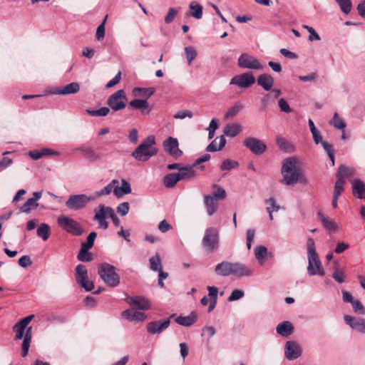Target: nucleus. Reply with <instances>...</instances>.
Segmentation results:
<instances>
[{"mask_svg": "<svg viewBox=\"0 0 365 365\" xmlns=\"http://www.w3.org/2000/svg\"><path fill=\"white\" fill-rule=\"evenodd\" d=\"M299 160L295 158H287L284 160L281 169L283 177L282 182L287 185H294L298 182L307 183V180L298 167Z\"/></svg>", "mask_w": 365, "mask_h": 365, "instance_id": "obj_1", "label": "nucleus"}, {"mask_svg": "<svg viewBox=\"0 0 365 365\" xmlns=\"http://www.w3.org/2000/svg\"><path fill=\"white\" fill-rule=\"evenodd\" d=\"M215 272L217 275L222 277L234 275L243 277L250 276L253 269L242 263L223 261L215 266Z\"/></svg>", "mask_w": 365, "mask_h": 365, "instance_id": "obj_2", "label": "nucleus"}, {"mask_svg": "<svg viewBox=\"0 0 365 365\" xmlns=\"http://www.w3.org/2000/svg\"><path fill=\"white\" fill-rule=\"evenodd\" d=\"M308 266L307 272L311 277L319 275L324 276V270L322 265L319 255L317 253L315 242L313 238L309 237L307 241Z\"/></svg>", "mask_w": 365, "mask_h": 365, "instance_id": "obj_3", "label": "nucleus"}, {"mask_svg": "<svg viewBox=\"0 0 365 365\" xmlns=\"http://www.w3.org/2000/svg\"><path fill=\"white\" fill-rule=\"evenodd\" d=\"M155 143L154 136H148L132 153V156L138 161L148 160L158 153V149L154 147Z\"/></svg>", "mask_w": 365, "mask_h": 365, "instance_id": "obj_4", "label": "nucleus"}, {"mask_svg": "<svg viewBox=\"0 0 365 365\" xmlns=\"http://www.w3.org/2000/svg\"><path fill=\"white\" fill-rule=\"evenodd\" d=\"M98 273L106 284L115 287L120 284V276L115 272V267L108 263L98 266Z\"/></svg>", "mask_w": 365, "mask_h": 365, "instance_id": "obj_5", "label": "nucleus"}, {"mask_svg": "<svg viewBox=\"0 0 365 365\" xmlns=\"http://www.w3.org/2000/svg\"><path fill=\"white\" fill-rule=\"evenodd\" d=\"M202 245L207 252H213L217 250L219 247L218 231L213 227L206 229L202 240Z\"/></svg>", "mask_w": 365, "mask_h": 365, "instance_id": "obj_6", "label": "nucleus"}, {"mask_svg": "<svg viewBox=\"0 0 365 365\" xmlns=\"http://www.w3.org/2000/svg\"><path fill=\"white\" fill-rule=\"evenodd\" d=\"M96 199L95 196H88L86 194L70 195L66 201V206L72 210L83 209L91 201Z\"/></svg>", "mask_w": 365, "mask_h": 365, "instance_id": "obj_7", "label": "nucleus"}, {"mask_svg": "<svg viewBox=\"0 0 365 365\" xmlns=\"http://www.w3.org/2000/svg\"><path fill=\"white\" fill-rule=\"evenodd\" d=\"M94 220L98 222L99 229L107 230L108 228V222L106 219L113 216L114 210L103 204H100L97 209L95 210Z\"/></svg>", "mask_w": 365, "mask_h": 365, "instance_id": "obj_8", "label": "nucleus"}, {"mask_svg": "<svg viewBox=\"0 0 365 365\" xmlns=\"http://www.w3.org/2000/svg\"><path fill=\"white\" fill-rule=\"evenodd\" d=\"M58 224L71 235L79 236L83 233V230L80 224L71 217L61 215L58 218Z\"/></svg>", "mask_w": 365, "mask_h": 365, "instance_id": "obj_9", "label": "nucleus"}, {"mask_svg": "<svg viewBox=\"0 0 365 365\" xmlns=\"http://www.w3.org/2000/svg\"><path fill=\"white\" fill-rule=\"evenodd\" d=\"M256 81L255 77L252 72H245L236 75L230 80V85H235L242 88H247L252 86Z\"/></svg>", "mask_w": 365, "mask_h": 365, "instance_id": "obj_10", "label": "nucleus"}, {"mask_svg": "<svg viewBox=\"0 0 365 365\" xmlns=\"http://www.w3.org/2000/svg\"><path fill=\"white\" fill-rule=\"evenodd\" d=\"M239 67L245 69L262 70L263 66L253 56L247 53H242L237 60Z\"/></svg>", "mask_w": 365, "mask_h": 365, "instance_id": "obj_11", "label": "nucleus"}, {"mask_svg": "<svg viewBox=\"0 0 365 365\" xmlns=\"http://www.w3.org/2000/svg\"><path fill=\"white\" fill-rule=\"evenodd\" d=\"M125 100L124 91L118 90L108 98L107 103L113 110L118 111L125 107Z\"/></svg>", "mask_w": 365, "mask_h": 365, "instance_id": "obj_12", "label": "nucleus"}, {"mask_svg": "<svg viewBox=\"0 0 365 365\" xmlns=\"http://www.w3.org/2000/svg\"><path fill=\"white\" fill-rule=\"evenodd\" d=\"M243 145L257 155L262 154L267 148L263 141L254 137L246 138L243 141Z\"/></svg>", "mask_w": 365, "mask_h": 365, "instance_id": "obj_13", "label": "nucleus"}, {"mask_svg": "<svg viewBox=\"0 0 365 365\" xmlns=\"http://www.w3.org/2000/svg\"><path fill=\"white\" fill-rule=\"evenodd\" d=\"M302 354L301 345L295 341H287L284 345V356L289 361H294Z\"/></svg>", "mask_w": 365, "mask_h": 365, "instance_id": "obj_14", "label": "nucleus"}, {"mask_svg": "<svg viewBox=\"0 0 365 365\" xmlns=\"http://www.w3.org/2000/svg\"><path fill=\"white\" fill-rule=\"evenodd\" d=\"M165 150L174 158L177 159L182 155L179 149V143L177 138L169 137L163 142Z\"/></svg>", "mask_w": 365, "mask_h": 365, "instance_id": "obj_15", "label": "nucleus"}, {"mask_svg": "<svg viewBox=\"0 0 365 365\" xmlns=\"http://www.w3.org/2000/svg\"><path fill=\"white\" fill-rule=\"evenodd\" d=\"M344 320L352 329L365 334V319L364 318L346 314L344 316Z\"/></svg>", "mask_w": 365, "mask_h": 365, "instance_id": "obj_16", "label": "nucleus"}, {"mask_svg": "<svg viewBox=\"0 0 365 365\" xmlns=\"http://www.w3.org/2000/svg\"><path fill=\"white\" fill-rule=\"evenodd\" d=\"M170 319L161 321H153L147 324L146 330L150 334H160L170 325Z\"/></svg>", "mask_w": 365, "mask_h": 365, "instance_id": "obj_17", "label": "nucleus"}, {"mask_svg": "<svg viewBox=\"0 0 365 365\" xmlns=\"http://www.w3.org/2000/svg\"><path fill=\"white\" fill-rule=\"evenodd\" d=\"M76 150L81 152L85 159L90 163H95L101 159V155L91 147L82 145L76 148Z\"/></svg>", "mask_w": 365, "mask_h": 365, "instance_id": "obj_18", "label": "nucleus"}, {"mask_svg": "<svg viewBox=\"0 0 365 365\" xmlns=\"http://www.w3.org/2000/svg\"><path fill=\"white\" fill-rule=\"evenodd\" d=\"M123 318L135 322H143L147 319L145 313L135 310V309H128L121 313Z\"/></svg>", "mask_w": 365, "mask_h": 365, "instance_id": "obj_19", "label": "nucleus"}, {"mask_svg": "<svg viewBox=\"0 0 365 365\" xmlns=\"http://www.w3.org/2000/svg\"><path fill=\"white\" fill-rule=\"evenodd\" d=\"M34 317V314L29 315L24 319H21L18 323H16L13 329L16 332V339H21L24 336V331L26 329L27 325L31 322V321Z\"/></svg>", "mask_w": 365, "mask_h": 365, "instance_id": "obj_20", "label": "nucleus"}, {"mask_svg": "<svg viewBox=\"0 0 365 365\" xmlns=\"http://www.w3.org/2000/svg\"><path fill=\"white\" fill-rule=\"evenodd\" d=\"M127 302L132 307L140 310H148L150 308L149 300L142 297H129Z\"/></svg>", "mask_w": 365, "mask_h": 365, "instance_id": "obj_21", "label": "nucleus"}, {"mask_svg": "<svg viewBox=\"0 0 365 365\" xmlns=\"http://www.w3.org/2000/svg\"><path fill=\"white\" fill-rule=\"evenodd\" d=\"M257 82L264 91H270L274 84V78L267 73H263L257 77Z\"/></svg>", "mask_w": 365, "mask_h": 365, "instance_id": "obj_22", "label": "nucleus"}, {"mask_svg": "<svg viewBox=\"0 0 365 365\" xmlns=\"http://www.w3.org/2000/svg\"><path fill=\"white\" fill-rule=\"evenodd\" d=\"M276 331L283 337H288L294 332V327L290 322L284 321L276 327Z\"/></svg>", "mask_w": 365, "mask_h": 365, "instance_id": "obj_23", "label": "nucleus"}, {"mask_svg": "<svg viewBox=\"0 0 365 365\" xmlns=\"http://www.w3.org/2000/svg\"><path fill=\"white\" fill-rule=\"evenodd\" d=\"M129 106L134 109L141 110L143 114H149L151 108L148 102L145 99H134L130 101Z\"/></svg>", "mask_w": 365, "mask_h": 365, "instance_id": "obj_24", "label": "nucleus"}, {"mask_svg": "<svg viewBox=\"0 0 365 365\" xmlns=\"http://www.w3.org/2000/svg\"><path fill=\"white\" fill-rule=\"evenodd\" d=\"M352 192L359 199L365 198V183L359 179H355L352 182Z\"/></svg>", "mask_w": 365, "mask_h": 365, "instance_id": "obj_25", "label": "nucleus"}, {"mask_svg": "<svg viewBox=\"0 0 365 365\" xmlns=\"http://www.w3.org/2000/svg\"><path fill=\"white\" fill-rule=\"evenodd\" d=\"M241 131L242 126L239 123H230L224 128L222 135L232 138L238 135Z\"/></svg>", "mask_w": 365, "mask_h": 365, "instance_id": "obj_26", "label": "nucleus"}, {"mask_svg": "<svg viewBox=\"0 0 365 365\" xmlns=\"http://www.w3.org/2000/svg\"><path fill=\"white\" fill-rule=\"evenodd\" d=\"M80 86L78 83L73 82L71 83L62 88H58L53 92V94L58 95H68V94H74L79 91Z\"/></svg>", "mask_w": 365, "mask_h": 365, "instance_id": "obj_27", "label": "nucleus"}, {"mask_svg": "<svg viewBox=\"0 0 365 365\" xmlns=\"http://www.w3.org/2000/svg\"><path fill=\"white\" fill-rule=\"evenodd\" d=\"M204 202L206 207L207 213L209 216H212L218 209L219 203L216 199L210 195L204 196Z\"/></svg>", "mask_w": 365, "mask_h": 365, "instance_id": "obj_28", "label": "nucleus"}, {"mask_svg": "<svg viewBox=\"0 0 365 365\" xmlns=\"http://www.w3.org/2000/svg\"><path fill=\"white\" fill-rule=\"evenodd\" d=\"M197 319V314L195 312H192L187 316H179L175 319V322L181 326L190 327L192 325Z\"/></svg>", "mask_w": 365, "mask_h": 365, "instance_id": "obj_29", "label": "nucleus"}, {"mask_svg": "<svg viewBox=\"0 0 365 365\" xmlns=\"http://www.w3.org/2000/svg\"><path fill=\"white\" fill-rule=\"evenodd\" d=\"M31 329L32 327H29L26 328V333L24 336V340L21 344V356L22 357H26L28 354L29 347L31 342Z\"/></svg>", "mask_w": 365, "mask_h": 365, "instance_id": "obj_30", "label": "nucleus"}, {"mask_svg": "<svg viewBox=\"0 0 365 365\" xmlns=\"http://www.w3.org/2000/svg\"><path fill=\"white\" fill-rule=\"evenodd\" d=\"M132 190L130 185L125 179L121 180V186H115L113 189V194L116 197H121L123 195L130 194Z\"/></svg>", "mask_w": 365, "mask_h": 365, "instance_id": "obj_31", "label": "nucleus"}, {"mask_svg": "<svg viewBox=\"0 0 365 365\" xmlns=\"http://www.w3.org/2000/svg\"><path fill=\"white\" fill-rule=\"evenodd\" d=\"M218 138H215L212 140L207 147L206 150L208 152H215L221 150L226 144V139L224 135H220L219 138V144L217 145V140Z\"/></svg>", "mask_w": 365, "mask_h": 365, "instance_id": "obj_32", "label": "nucleus"}, {"mask_svg": "<svg viewBox=\"0 0 365 365\" xmlns=\"http://www.w3.org/2000/svg\"><path fill=\"white\" fill-rule=\"evenodd\" d=\"M318 217L323 226L329 231L334 232L338 229L337 225L328 217H326L322 212H318Z\"/></svg>", "mask_w": 365, "mask_h": 365, "instance_id": "obj_33", "label": "nucleus"}, {"mask_svg": "<svg viewBox=\"0 0 365 365\" xmlns=\"http://www.w3.org/2000/svg\"><path fill=\"white\" fill-rule=\"evenodd\" d=\"M195 167H182L178 173L180 180H189L195 176Z\"/></svg>", "mask_w": 365, "mask_h": 365, "instance_id": "obj_34", "label": "nucleus"}, {"mask_svg": "<svg viewBox=\"0 0 365 365\" xmlns=\"http://www.w3.org/2000/svg\"><path fill=\"white\" fill-rule=\"evenodd\" d=\"M189 14L196 19H200L202 16V6L195 1H192L189 5Z\"/></svg>", "mask_w": 365, "mask_h": 365, "instance_id": "obj_35", "label": "nucleus"}, {"mask_svg": "<svg viewBox=\"0 0 365 365\" xmlns=\"http://www.w3.org/2000/svg\"><path fill=\"white\" fill-rule=\"evenodd\" d=\"M178 181L180 179L177 173L168 174L163 178L165 187L167 188L173 187Z\"/></svg>", "mask_w": 365, "mask_h": 365, "instance_id": "obj_36", "label": "nucleus"}, {"mask_svg": "<svg viewBox=\"0 0 365 365\" xmlns=\"http://www.w3.org/2000/svg\"><path fill=\"white\" fill-rule=\"evenodd\" d=\"M155 92V89L153 88H140L136 87L133 90V94L135 96H141V97H150Z\"/></svg>", "mask_w": 365, "mask_h": 365, "instance_id": "obj_37", "label": "nucleus"}, {"mask_svg": "<svg viewBox=\"0 0 365 365\" xmlns=\"http://www.w3.org/2000/svg\"><path fill=\"white\" fill-rule=\"evenodd\" d=\"M276 143L279 149L287 153L292 152L294 149L293 145L282 136H277Z\"/></svg>", "mask_w": 365, "mask_h": 365, "instance_id": "obj_38", "label": "nucleus"}, {"mask_svg": "<svg viewBox=\"0 0 365 365\" xmlns=\"http://www.w3.org/2000/svg\"><path fill=\"white\" fill-rule=\"evenodd\" d=\"M50 227L46 223H41L37 228V235L41 237L43 240L46 241L50 236Z\"/></svg>", "mask_w": 365, "mask_h": 365, "instance_id": "obj_39", "label": "nucleus"}, {"mask_svg": "<svg viewBox=\"0 0 365 365\" xmlns=\"http://www.w3.org/2000/svg\"><path fill=\"white\" fill-rule=\"evenodd\" d=\"M243 109V106L240 102H236L225 113V118H230L235 117Z\"/></svg>", "mask_w": 365, "mask_h": 365, "instance_id": "obj_40", "label": "nucleus"}, {"mask_svg": "<svg viewBox=\"0 0 365 365\" xmlns=\"http://www.w3.org/2000/svg\"><path fill=\"white\" fill-rule=\"evenodd\" d=\"M118 184V181L117 180H113L109 184H108L105 187H103L100 191H98L96 192V197H98L103 195H107L110 194V192L113 191L115 188V185Z\"/></svg>", "mask_w": 365, "mask_h": 365, "instance_id": "obj_41", "label": "nucleus"}, {"mask_svg": "<svg viewBox=\"0 0 365 365\" xmlns=\"http://www.w3.org/2000/svg\"><path fill=\"white\" fill-rule=\"evenodd\" d=\"M267 254V249L262 245L257 246L255 249V257L261 263L264 262Z\"/></svg>", "mask_w": 365, "mask_h": 365, "instance_id": "obj_42", "label": "nucleus"}, {"mask_svg": "<svg viewBox=\"0 0 365 365\" xmlns=\"http://www.w3.org/2000/svg\"><path fill=\"white\" fill-rule=\"evenodd\" d=\"M329 123L333 125L334 128L344 130L346 127V123L342 118H341L337 113L334 114L332 119H331Z\"/></svg>", "mask_w": 365, "mask_h": 365, "instance_id": "obj_43", "label": "nucleus"}, {"mask_svg": "<svg viewBox=\"0 0 365 365\" xmlns=\"http://www.w3.org/2000/svg\"><path fill=\"white\" fill-rule=\"evenodd\" d=\"M274 101L275 99L272 97V93H267L264 94L260 101L261 110H264L267 107L273 104Z\"/></svg>", "mask_w": 365, "mask_h": 365, "instance_id": "obj_44", "label": "nucleus"}, {"mask_svg": "<svg viewBox=\"0 0 365 365\" xmlns=\"http://www.w3.org/2000/svg\"><path fill=\"white\" fill-rule=\"evenodd\" d=\"M76 277L78 282L88 278V271L85 265L78 264L76 268Z\"/></svg>", "mask_w": 365, "mask_h": 365, "instance_id": "obj_45", "label": "nucleus"}, {"mask_svg": "<svg viewBox=\"0 0 365 365\" xmlns=\"http://www.w3.org/2000/svg\"><path fill=\"white\" fill-rule=\"evenodd\" d=\"M88 249L81 247L77 258L81 262H91L93 259L92 254Z\"/></svg>", "mask_w": 365, "mask_h": 365, "instance_id": "obj_46", "label": "nucleus"}, {"mask_svg": "<svg viewBox=\"0 0 365 365\" xmlns=\"http://www.w3.org/2000/svg\"><path fill=\"white\" fill-rule=\"evenodd\" d=\"M38 206V202H35L32 199L29 198L26 202L20 207V212L29 213L31 210H34Z\"/></svg>", "mask_w": 365, "mask_h": 365, "instance_id": "obj_47", "label": "nucleus"}, {"mask_svg": "<svg viewBox=\"0 0 365 365\" xmlns=\"http://www.w3.org/2000/svg\"><path fill=\"white\" fill-rule=\"evenodd\" d=\"M150 267L153 271H158L162 269L160 256L158 253L150 258Z\"/></svg>", "mask_w": 365, "mask_h": 365, "instance_id": "obj_48", "label": "nucleus"}, {"mask_svg": "<svg viewBox=\"0 0 365 365\" xmlns=\"http://www.w3.org/2000/svg\"><path fill=\"white\" fill-rule=\"evenodd\" d=\"M239 166V163L236 160H232L231 159L225 160L220 165V169L222 170H230L233 168H237Z\"/></svg>", "mask_w": 365, "mask_h": 365, "instance_id": "obj_49", "label": "nucleus"}, {"mask_svg": "<svg viewBox=\"0 0 365 365\" xmlns=\"http://www.w3.org/2000/svg\"><path fill=\"white\" fill-rule=\"evenodd\" d=\"M185 52L186 58L187 61V63L189 65L191 64L192 61L196 58L197 56V51L192 46H186L185 48Z\"/></svg>", "mask_w": 365, "mask_h": 365, "instance_id": "obj_50", "label": "nucleus"}, {"mask_svg": "<svg viewBox=\"0 0 365 365\" xmlns=\"http://www.w3.org/2000/svg\"><path fill=\"white\" fill-rule=\"evenodd\" d=\"M339 4L341 10L345 14H348L351 9V0H335Z\"/></svg>", "mask_w": 365, "mask_h": 365, "instance_id": "obj_51", "label": "nucleus"}, {"mask_svg": "<svg viewBox=\"0 0 365 365\" xmlns=\"http://www.w3.org/2000/svg\"><path fill=\"white\" fill-rule=\"evenodd\" d=\"M345 179L337 180L335 182L333 197L339 198L341 192L344 191V185Z\"/></svg>", "mask_w": 365, "mask_h": 365, "instance_id": "obj_52", "label": "nucleus"}, {"mask_svg": "<svg viewBox=\"0 0 365 365\" xmlns=\"http://www.w3.org/2000/svg\"><path fill=\"white\" fill-rule=\"evenodd\" d=\"M97 234L95 232H91L86 240V242H83L81 244V247L90 250L93 247L95 239Z\"/></svg>", "mask_w": 365, "mask_h": 365, "instance_id": "obj_53", "label": "nucleus"}, {"mask_svg": "<svg viewBox=\"0 0 365 365\" xmlns=\"http://www.w3.org/2000/svg\"><path fill=\"white\" fill-rule=\"evenodd\" d=\"M213 187L216 189V192H213L212 195H210V196L213 197L214 199H216L217 201L219 200H224L226 197V192L224 189L216 185H214Z\"/></svg>", "mask_w": 365, "mask_h": 365, "instance_id": "obj_54", "label": "nucleus"}, {"mask_svg": "<svg viewBox=\"0 0 365 365\" xmlns=\"http://www.w3.org/2000/svg\"><path fill=\"white\" fill-rule=\"evenodd\" d=\"M302 28L306 29L309 33V36L308 38L309 41H319L321 39L319 35L315 31V30L307 25H302Z\"/></svg>", "mask_w": 365, "mask_h": 365, "instance_id": "obj_55", "label": "nucleus"}, {"mask_svg": "<svg viewBox=\"0 0 365 365\" xmlns=\"http://www.w3.org/2000/svg\"><path fill=\"white\" fill-rule=\"evenodd\" d=\"M255 237V230L254 229H248L246 232V245L250 250L252 247V242Z\"/></svg>", "mask_w": 365, "mask_h": 365, "instance_id": "obj_56", "label": "nucleus"}, {"mask_svg": "<svg viewBox=\"0 0 365 365\" xmlns=\"http://www.w3.org/2000/svg\"><path fill=\"white\" fill-rule=\"evenodd\" d=\"M351 305L355 313L362 315L365 314V308L359 300L355 299L353 303H351Z\"/></svg>", "mask_w": 365, "mask_h": 365, "instance_id": "obj_57", "label": "nucleus"}, {"mask_svg": "<svg viewBox=\"0 0 365 365\" xmlns=\"http://www.w3.org/2000/svg\"><path fill=\"white\" fill-rule=\"evenodd\" d=\"M332 277L336 282L341 284L344 282V272L339 267H336L332 273Z\"/></svg>", "mask_w": 365, "mask_h": 365, "instance_id": "obj_58", "label": "nucleus"}, {"mask_svg": "<svg viewBox=\"0 0 365 365\" xmlns=\"http://www.w3.org/2000/svg\"><path fill=\"white\" fill-rule=\"evenodd\" d=\"M192 113L189 110H181L177 112L174 115V118L176 119H184L185 118H192Z\"/></svg>", "mask_w": 365, "mask_h": 365, "instance_id": "obj_59", "label": "nucleus"}, {"mask_svg": "<svg viewBox=\"0 0 365 365\" xmlns=\"http://www.w3.org/2000/svg\"><path fill=\"white\" fill-rule=\"evenodd\" d=\"M245 295V293L243 291L240 289H235L232 292L231 294L230 295L228 298L229 302H233L236 300H239L241 298H242Z\"/></svg>", "mask_w": 365, "mask_h": 365, "instance_id": "obj_60", "label": "nucleus"}, {"mask_svg": "<svg viewBox=\"0 0 365 365\" xmlns=\"http://www.w3.org/2000/svg\"><path fill=\"white\" fill-rule=\"evenodd\" d=\"M116 210L121 216H125L129 211V203L128 202H124L119 204Z\"/></svg>", "mask_w": 365, "mask_h": 365, "instance_id": "obj_61", "label": "nucleus"}, {"mask_svg": "<svg viewBox=\"0 0 365 365\" xmlns=\"http://www.w3.org/2000/svg\"><path fill=\"white\" fill-rule=\"evenodd\" d=\"M278 106L281 110V111L284 112L286 113H289L292 111V109L287 102V101L284 98H280L278 101Z\"/></svg>", "mask_w": 365, "mask_h": 365, "instance_id": "obj_62", "label": "nucleus"}, {"mask_svg": "<svg viewBox=\"0 0 365 365\" xmlns=\"http://www.w3.org/2000/svg\"><path fill=\"white\" fill-rule=\"evenodd\" d=\"M18 263L21 267H27L32 264L31 258L28 255H24L19 259Z\"/></svg>", "mask_w": 365, "mask_h": 365, "instance_id": "obj_63", "label": "nucleus"}, {"mask_svg": "<svg viewBox=\"0 0 365 365\" xmlns=\"http://www.w3.org/2000/svg\"><path fill=\"white\" fill-rule=\"evenodd\" d=\"M266 203L269 205L266 209H270L272 210V211L277 212L280 208L279 205L277 204L274 197H269V199L266 200Z\"/></svg>", "mask_w": 365, "mask_h": 365, "instance_id": "obj_64", "label": "nucleus"}]
</instances>
